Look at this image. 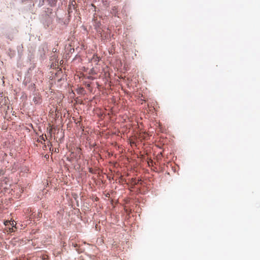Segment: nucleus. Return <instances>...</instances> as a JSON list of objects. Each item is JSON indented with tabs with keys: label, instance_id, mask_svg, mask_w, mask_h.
Returning <instances> with one entry per match:
<instances>
[{
	"label": "nucleus",
	"instance_id": "1",
	"mask_svg": "<svg viewBox=\"0 0 260 260\" xmlns=\"http://www.w3.org/2000/svg\"><path fill=\"white\" fill-rule=\"evenodd\" d=\"M141 180H137L136 178H133L132 179V183H133L134 185H137L139 183V181H141Z\"/></svg>",
	"mask_w": 260,
	"mask_h": 260
},
{
	"label": "nucleus",
	"instance_id": "2",
	"mask_svg": "<svg viewBox=\"0 0 260 260\" xmlns=\"http://www.w3.org/2000/svg\"><path fill=\"white\" fill-rule=\"evenodd\" d=\"M4 174V171L2 169H0V176Z\"/></svg>",
	"mask_w": 260,
	"mask_h": 260
},
{
	"label": "nucleus",
	"instance_id": "3",
	"mask_svg": "<svg viewBox=\"0 0 260 260\" xmlns=\"http://www.w3.org/2000/svg\"><path fill=\"white\" fill-rule=\"evenodd\" d=\"M14 222H15V221H12V223H11V224L13 226H14Z\"/></svg>",
	"mask_w": 260,
	"mask_h": 260
},
{
	"label": "nucleus",
	"instance_id": "4",
	"mask_svg": "<svg viewBox=\"0 0 260 260\" xmlns=\"http://www.w3.org/2000/svg\"><path fill=\"white\" fill-rule=\"evenodd\" d=\"M42 139L45 141V138L44 137L43 135L42 136Z\"/></svg>",
	"mask_w": 260,
	"mask_h": 260
},
{
	"label": "nucleus",
	"instance_id": "5",
	"mask_svg": "<svg viewBox=\"0 0 260 260\" xmlns=\"http://www.w3.org/2000/svg\"><path fill=\"white\" fill-rule=\"evenodd\" d=\"M8 222H9V221H7L5 223V225H7Z\"/></svg>",
	"mask_w": 260,
	"mask_h": 260
},
{
	"label": "nucleus",
	"instance_id": "6",
	"mask_svg": "<svg viewBox=\"0 0 260 260\" xmlns=\"http://www.w3.org/2000/svg\"><path fill=\"white\" fill-rule=\"evenodd\" d=\"M44 1H42V4L40 5L41 6H42L43 5Z\"/></svg>",
	"mask_w": 260,
	"mask_h": 260
}]
</instances>
